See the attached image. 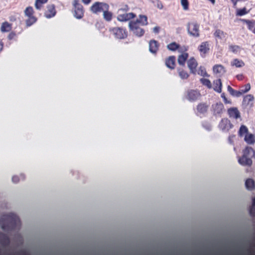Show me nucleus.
I'll return each instance as SVG.
<instances>
[{
  "instance_id": "nucleus-1",
  "label": "nucleus",
  "mask_w": 255,
  "mask_h": 255,
  "mask_svg": "<svg viewBox=\"0 0 255 255\" xmlns=\"http://www.w3.org/2000/svg\"><path fill=\"white\" fill-rule=\"evenodd\" d=\"M239 135L241 137L244 138V141L248 144L254 145L255 144V135L250 133L246 126L243 125L240 127Z\"/></svg>"
},
{
  "instance_id": "nucleus-2",
  "label": "nucleus",
  "mask_w": 255,
  "mask_h": 255,
  "mask_svg": "<svg viewBox=\"0 0 255 255\" xmlns=\"http://www.w3.org/2000/svg\"><path fill=\"white\" fill-rule=\"evenodd\" d=\"M187 31L192 37L197 38L200 36L199 25L195 21H190L187 24Z\"/></svg>"
},
{
  "instance_id": "nucleus-3",
  "label": "nucleus",
  "mask_w": 255,
  "mask_h": 255,
  "mask_svg": "<svg viewBox=\"0 0 255 255\" xmlns=\"http://www.w3.org/2000/svg\"><path fill=\"white\" fill-rule=\"evenodd\" d=\"M252 150V147H247L244 149L243 156L238 159V162L242 166H250L252 165L253 161L252 159L249 157L251 154V150Z\"/></svg>"
},
{
  "instance_id": "nucleus-4",
  "label": "nucleus",
  "mask_w": 255,
  "mask_h": 255,
  "mask_svg": "<svg viewBox=\"0 0 255 255\" xmlns=\"http://www.w3.org/2000/svg\"><path fill=\"white\" fill-rule=\"evenodd\" d=\"M108 8L109 6L106 3L96 2L91 6V10L94 13H97L108 10Z\"/></svg>"
},
{
  "instance_id": "nucleus-5",
  "label": "nucleus",
  "mask_w": 255,
  "mask_h": 255,
  "mask_svg": "<svg viewBox=\"0 0 255 255\" xmlns=\"http://www.w3.org/2000/svg\"><path fill=\"white\" fill-rule=\"evenodd\" d=\"M128 26L130 30L132 33L137 36H141L144 33V31L142 28L139 27V24L136 22L130 21L128 23Z\"/></svg>"
},
{
  "instance_id": "nucleus-6",
  "label": "nucleus",
  "mask_w": 255,
  "mask_h": 255,
  "mask_svg": "<svg viewBox=\"0 0 255 255\" xmlns=\"http://www.w3.org/2000/svg\"><path fill=\"white\" fill-rule=\"evenodd\" d=\"M73 5L75 8L74 16L77 19H81L84 14L83 6L79 3L78 0L73 1Z\"/></svg>"
},
{
  "instance_id": "nucleus-7",
  "label": "nucleus",
  "mask_w": 255,
  "mask_h": 255,
  "mask_svg": "<svg viewBox=\"0 0 255 255\" xmlns=\"http://www.w3.org/2000/svg\"><path fill=\"white\" fill-rule=\"evenodd\" d=\"M167 48L172 51L178 50L179 52H182L183 51H186L187 50V47L185 46H180L179 44H177L175 42L170 43L167 45Z\"/></svg>"
},
{
  "instance_id": "nucleus-8",
  "label": "nucleus",
  "mask_w": 255,
  "mask_h": 255,
  "mask_svg": "<svg viewBox=\"0 0 255 255\" xmlns=\"http://www.w3.org/2000/svg\"><path fill=\"white\" fill-rule=\"evenodd\" d=\"M135 16V15L132 13H124L123 14H120L117 16V19L122 22L126 21L129 20Z\"/></svg>"
},
{
  "instance_id": "nucleus-9",
  "label": "nucleus",
  "mask_w": 255,
  "mask_h": 255,
  "mask_svg": "<svg viewBox=\"0 0 255 255\" xmlns=\"http://www.w3.org/2000/svg\"><path fill=\"white\" fill-rule=\"evenodd\" d=\"M112 32L115 37L118 39H123L126 37V34L124 30L118 27L112 29Z\"/></svg>"
},
{
  "instance_id": "nucleus-10",
  "label": "nucleus",
  "mask_w": 255,
  "mask_h": 255,
  "mask_svg": "<svg viewBox=\"0 0 255 255\" xmlns=\"http://www.w3.org/2000/svg\"><path fill=\"white\" fill-rule=\"evenodd\" d=\"M187 66L189 69L190 72L194 73L196 70V68L198 65L197 61L194 58H190L187 61Z\"/></svg>"
},
{
  "instance_id": "nucleus-11",
  "label": "nucleus",
  "mask_w": 255,
  "mask_h": 255,
  "mask_svg": "<svg viewBox=\"0 0 255 255\" xmlns=\"http://www.w3.org/2000/svg\"><path fill=\"white\" fill-rule=\"evenodd\" d=\"M198 50L201 54L207 53L210 50L209 43L208 41L202 42L198 47Z\"/></svg>"
},
{
  "instance_id": "nucleus-12",
  "label": "nucleus",
  "mask_w": 255,
  "mask_h": 255,
  "mask_svg": "<svg viewBox=\"0 0 255 255\" xmlns=\"http://www.w3.org/2000/svg\"><path fill=\"white\" fill-rule=\"evenodd\" d=\"M179 53L180 54L179 55L177 58L178 63L179 65L184 67L185 62L188 58V54L186 52V51Z\"/></svg>"
},
{
  "instance_id": "nucleus-13",
  "label": "nucleus",
  "mask_w": 255,
  "mask_h": 255,
  "mask_svg": "<svg viewBox=\"0 0 255 255\" xmlns=\"http://www.w3.org/2000/svg\"><path fill=\"white\" fill-rule=\"evenodd\" d=\"M158 49V44L156 41L154 40H150L149 42V51L150 53H155Z\"/></svg>"
},
{
  "instance_id": "nucleus-14",
  "label": "nucleus",
  "mask_w": 255,
  "mask_h": 255,
  "mask_svg": "<svg viewBox=\"0 0 255 255\" xmlns=\"http://www.w3.org/2000/svg\"><path fill=\"white\" fill-rule=\"evenodd\" d=\"M213 72L215 74L221 76L225 73V69L221 65H215L213 68Z\"/></svg>"
},
{
  "instance_id": "nucleus-15",
  "label": "nucleus",
  "mask_w": 255,
  "mask_h": 255,
  "mask_svg": "<svg viewBox=\"0 0 255 255\" xmlns=\"http://www.w3.org/2000/svg\"><path fill=\"white\" fill-rule=\"evenodd\" d=\"M55 7L53 5H48L47 10L45 12V15L46 18H49L54 16L55 14Z\"/></svg>"
},
{
  "instance_id": "nucleus-16",
  "label": "nucleus",
  "mask_w": 255,
  "mask_h": 255,
  "mask_svg": "<svg viewBox=\"0 0 255 255\" xmlns=\"http://www.w3.org/2000/svg\"><path fill=\"white\" fill-rule=\"evenodd\" d=\"M165 64L167 67L169 69H173L175 66V58L174 56L169 57L165 61Z\"/></svg>"
},
{
  "instance_id": "nucleus-17",
  "label": "nucleus",
  "mask_w": 255,
  "mask_h": 255,
  "mask_svg": "<svg viewBox=\"0 0 255 255\" xmlns=\"http://www.w3.org/2000/svg\"><path fill=\"white\" fill-rule=\"evenodd\" d=\"M214 36L217 40H223L226 39V33L222 30L217 29L214 32Z\"/></svg>"
},
{
  "instance_id": "nucleus-18",
  "label": "nucleus",
  "mask_w": 255,
  "mask_h": 255,
  "mask_svg": "<svg viewBox=\"0 0 255 255\" xmlns=\"http://www.w3.org/2000/svg\"><path fill=\"white\" fill-rule=\"evenodd\" d=\"M228 113L230 117L234 119L240 118V113L237 108H231L228 110Z\"/></svg>"
},
{
  "instance_id": "nucleus-19",
  "label": "nucleus",
  "mask_w": 255,
  "mask_h": 255,
  "mask_svg": "<svg viewBox=\"0 0 255 255\" xmlns=\"http://www.w3.org/2000/svg\"><path fill=\"white\" fill-rule=\"evenodd\" d=\"M222 82L220 79L215 80L213 82V89L218 93L222 92Z\"/></svg>"
},
{
  "instance_id": "nucleus-20",
  "label": "nucleus",
  "mask_w": 255,
  "mask_h": 255,
  "mask_svg": "<svg viewBox=\"0 0 255 255\" xmlns=\"http://www.w3.org/2000/svg\"><path fill=\"white\" fill-rule=\"evenodd\" d=\"M246 187L248 190H253L255 188V181L252 179H248L245 182Z\"/></svg>"
},
{
  "instance_id": "nucleus-21",
  "label": "nucleus",
  "mask_w": 255,
  "mask_h": 255,
  "mask_svg": "<svg viewBox=\"0 0 255 255\" xmlns=\"http://www.w3.org/2000/svg\"><path fill=\"white\" fill-rule=\"evenodd\" d=\"M254 100V97L251 94L246 95L243 100V103L246 105H252V103Z\"/></svg>"
},
{
  "instance_id": "nucleus-22",
  "label": "nucleus",
  "mask_w": 255,
  "mask_h": 255,
  "mask_svg": "<svg viewBox=\"0 0 255 255\" xmlns=\"http://www.w3.org/2000/svg\"><path fill=\"white\" fill-rule=\"evenodd\" d=\"M179 77L182 79H187L189 77V74L188 72L183 69L182 68H178L177 69Z\"/></svg>"
},
{
  "instance_id": "nucleus-23",
  "label": "nucleus",
  "mask_w": 255,
  "mask_h": 255,
  "mask_svg": "<svg viewBox=\"0 0 255 255\" xmlns=\"http://www.w3.org/2000/svg\"><path fill=\"white\" fill-rule=\"evenodd\" d=\"M11 30V25L7 22H3L1 24L0 30L2 32H7Z\"/></svg>"
},
{
  "instance_id": "nucleus-24",
  "label": "nucleus",
  "mask_w": 255,
  "mask_h": 255,
  "mask_svg": "<svg viewBox=\"0 0 255 255\" xmlns=\"http://www.w3.org/2000/svg\"><path fill=\"white\" fill-rule=\"evenodd\" d=\"M231 65L232 66H235L237 68H240L245 65V63L241 60L235 59L232 62Z\"/></svg>"
},
{
  "instance_id": "nucleus-25",
  "label": "nucleus",
  "mask_w": 255,
  "mask_h": 255,
  "mask_svg": "<svg viewBox=\"0 0 255 255\" xmlns=\"http://www.w3.org/2000/svg\"><path fill=\"white\" fill-rule=\"evenodd\" d=\"M223 105L221 103H217L213 106L214 112L216 113H220L223 109Z\"/></svg>"
},
{
  "instance_id": "nucleus-26",
  "label": "nucleus",
  "mask_w": 255,
  "mask_h": 255,
  "mask_svg": "<svg viewBox=\"0 0 255 255\" xmlns=\"http://www.w3.org/2000/svg\"><path fill=\"white\" fill-rule=\"evenodd\" d=\"M199 96V93L197 91H191L188 93V98L190 100H194Z\"/></svg>"
},
{
  "instance_id": "nucleus-27",
  "label": "nucleus",
  "mask_w": 255,
  "mask_h": 255,
  "mask_svg": "<svg viewBox=\"0 0 255 255\" xmlns=\"http://www.w3.org/2000/svg\"><path fill=\"white\" fill-rule=\"evenodd\" d=\"M180 4L184 11H188L189 10V3L188 0H180Z\"/></svg>"
},
{
  "instance_id": "nucleus-28",
  "label": "nucleus",
  "mask_w": 255,
  "mask_h": 255,
  "mask_svg": "<svg viewBox=\"0 0 255 255\" xmlns=\"http://www.w3.org/2000/svg\"><path fill=\"white\" fill-rule=\"evenodd\" d=\"M135 22L139 24L146 25L147 23V17L145 15H139V19L136 20Z\"/></svg>"
},
{
  "instance_id": "nucleus-29",
  "label": "nucleus",
  "mask_w": 255,
  "mask_h": 255,
  "mask_svg": "<svg viewBox=\"0 0 255 255\" xmlns=\"http://www.w3.org/2000/svg\"><path fill=\"white\" fill-rule=\"evenodd\" d=\"M48 0H36L35 2V7L37 9H40L41 5L46 3Z\"/></svg>"
},
{
  "instance_id": "nucleus-30",
  "label": "nucleus",
  "mask_w": 255,
  "mask_h": 255,
  "mask_svg": "<svg viewBox=\"0 0 255 255\" xmlns=\"http://www.w3.org/2000/svg\"><path fill=\"white\" fill-rule=\"evenodd\" d=\"M103 17L107 21H110L112 18V13L109 12L108 10H104L103 11Z\"/></svg>"
},
{
  "instance_id": "nucleus-31",
  "label": "nucleus",
  "mask_w": 255,
  "mask_h": 255,
  "mask_svg": "<svg viewBox=\"0 0 255 255\" xmlns=\"http://www.w3.org/2000/svg\"><path fill=\"white\" fill-rule=\"evenodd\" d=\"M198 74L203 77H208L206 69L204 67H200L198 70Z\"/></svg>"
},
{
  "instance_id": "nucleus-32",
  "label": "nucleus",
  "mask_w": 255,
  "mask_h": 255,
  "mask_svg": "<svg viewBox=\"0 0 255 255\" xmlns=\"http://www.w3.org/2000/svg\"><path fill=\"white\" fill-rule=\"evenodd\" d=\"M201 82L205 86H206L208 88H212V85L209 79L202 78L200 80Z\"/></svg>"
},
{
  "instance_id": "nucleus-33",
  "label": "nucleus",
  "mask_w": 255,
  "mask_h": 255,
  "mask_svg": "<svg viewBox=\"0 0 255 255\" xmlns=\"http://www.w3.org/2000/svg\"><path fill=\"white\" fill-rule=\"evenodd\" d=\"M251 84L250 83H248L243 87V88L241 89L242 93L245 94L248 93L251 90Z\"/></svg>"
},
{
  "instance_id": "nucleus-34",
  "label": "nucleus",
  "mask_w": 255,
  "mask_h": 255,
  "mask_svg": "<svg viewBox=\"0 0 255 255\" xmlns=\"http://www.w3.org/2000/svg\"><path fill=\"white\" fill-rule=\"evenodd\" d=\"M24 13L28 17L31 16L33 13L32 8L30 6L26 7L24 10Z\"/></svg>"
},
{
  "instance_id": "nucleus-35",
  "label": "nucleus",
  "mask_w": 255,
  "mask_h": 255,
  "mask_svg": "<svg viewBox=\"0 0 255 255\" xmlns=\"http://www.w3.org/2000/svg\"><path fill=\"white\" fill-rule=\"evenodd\" d=\"M36 21V19L33 16L28 17V19L26 21L27 26H30Z\"/></svg>"
},
{
  "instance_id": "nucleus-36",
  "label": "nucleus",
  "mask_w": 255,
  "mask_h": 255,
  "mask_svg": "<svg viewBox=\"0 0 255 255\" xmlns=\"http://www.w3.org/2000/svg\"><path fill=\"white\" fill-rule=\"evenodd\" d=\"M230 51L234 53H237L240 50V47L237 45H230L229 46Z\"/></svg>"
},
{
  "instance_id": "nucleus-37",
  "label": "nucleus",
  "mask_w": 255,
  "mask_h": 255,
  "mask_svg": "<svg viewBox=\"0 0 255 255\" xmlns=\"http://www.w3.org/2000/svg\"><path fill=\"white\" fill-rule=\"evenodd\" d=\"M247 13L246 9L245 8L238 9L237 11V15L239 16H242Z\"/></svg>"
},
{
  "instance_id": "nucleus-38",
  "label": "nucleus",
  "mask_w": 255,
  "mask_h": 255,
  "mask_svg": "<svg viewBox=\"0 0 255 255\" xmlns=\"http://www.w3.org/2000/svg\"><path fill=\"white\" fill-rule=\"evenodd\" d=\"M198 110L200 112H204L206 110V106L204 104L199 105L198 106Z\"/></svg>"
},
{
  "instance_id": "nucleus-39",
  "label": "nucleus",
  "mask_w": 255,
  "mask_h": 255,
  "mask_svg": "<svg viewBox=\"0 0 255 255\" xmlns=\"http://www.w3.org/2000/svg\"><path fill=\"white\" fill-rule=\"evenodd\" d=\"M156 7L159 9H162L163 7V5L162 2L161 1H160L159 0L156 1Z\"/></svg>"
},
{
  "instance_id": "nucleus-40",
  "label": "nucleus",
  "mask_w": 255,
  "mask_h": 255,
  "mask_svg": "<svg viewBox=\"0 0 255 255\" xmlns=\"http://www.w3.org/2000/svg\"><path fill=\"white\" fill-rule=\"evenodd\" d=\"M221 97L223 99L224 102L226 104H231V102L230 101H229L227 100V99L226 98L225 94H222L221 95Z\"/></svg>"
},
{
  "instance_id": "nucleus-41",
  "label": "nucleus",
  "mask_w": 255,
  "mask_h": 255,
  "mask_svg": "<svg viewBox=\"0 0 255 255\" xmlns=\"http://www.w3.org/2000/svg\"><path fill=\"white\" fill-rule=\"evenodd\" d=\"M229 124V122L227 120H223L222 121L221 123L220 124V127L223 129L224 128V127H223V125Z\"/></svg>"
},
{
  "instance_id": "nucleus-42",
  "label": "nucleus",
  "mask_w": 255,
  "mask_h": 255,
  "mask_svg": "<svg viewBox=\"0 0 255 255\" xmlns=\"http://www.w3.org/2000/svg\"><path fill=\"white\" fill-rule=\"evenodd\" d=\"M244 94L242 93V90L241 89L239 91H235V93H234V95L235 96H236V97H240L241 96V95H243Z\"/></svg>"
},
{
  "instance_id": "nucleus-43",
  "label": "nucleus",
  "mask_w": 255,
  "mask_h": 255,
  "mask_svg": "<svg viewBox=\"0 0 255 255\" xmlns=\"http://www.w3.org/2000/svg\"><path fill=\"white\" fill-rule=\"evenodd\" d=\"M228 91L232 95H234L235 91L230 86L228 87Z\"/></svg>"
},
{
  "instance_id": "nucleus-44",
  "label": "nucleus",
  "mask_w": 255,
  "mask_h": 255,
  "mask_svg": "<svg viewBox=\"0 0 255 255\" xmlns=\"http://www.w3.org/2000/svg\"><path fill=\"white\" fill-rule=\"evenodd\" d=\"M159 28L158 26H155L153 28V31L155 33H157L159 32Z\"/></svg>"
},
{
  "instance_id": "nucleus-45",
  "label": "nucleus",
  "mask_w": 255,
  "mask_h": 255,
  "mask_svg": "<svg viewBox=\"0 0 255 255\" xmlns=\"http://www.w3.org/2000/svg\"><path fill=\"white\" fill-rule=\"evenodd\" d=\"M82 1L86 4H89L90 1H91V0H82Z\"/></svg>"
},
{
  "instance_id": "nucleus-46",
  "label": "nucleus",
  "mask_w": 255,
  "mask_h": 255,
  "mask_svg": "<svg viewBox=\"0 0 255 255\" xmlns=\"http://www.w3.org/2000/svg\"><path fill=\"white\" fill-rule=\"evenodd\" d=\"M251 153H253V157L255 159V150L252 148V150H251Z\"/></svg>"
},
{
  "instance_id": "nucleus-47",
  "label": "nucleus",
  "mask_w": 255,
  "mask_h": 255,
  "mask_svg": "<svg viewBox=\"0 0 255 255\" xmlns=\"http://www.w3.org/2000/svg\"><path fill=\"white\" fill-rule=\"evenodd\" d=\"M3 48V44L0 41V51L2 50Z\"/></svg>"
},
{
  "instance_id": "nucleus-48",
  "label": "nucleus",
  "mask_w": 255,
  "mask_h": 255,
  "mask_svg": "<svg viewBox=\"0 0 255 255\" xmlns=\"http://www.w3.org/2000/svg\"><path fill=\"white\" fill-rule=\"evenodd\" d=\"M231 1L233 2L234 5H236L237 2L239 1V0H231Z\"/></svg>"
},
{
  "instance_id": "nucleus-49",
  "label": "nucleus",
  "mask_w": 255,
  "mask_h": 255,
  "mask_svg": "<svg viewBox=\"0 0 255 255\" xmlns=\"http://www.w3.org/2000/svg\"><path fill=\"white\" fill-rule=\"evenodd\" d=\"M209 1H211L212 4H214L216 2V0H208Z\"/></svg>"
},
{
  "instance_id": "nucleus-50",
  "label": "nucleus",
  "mask_w": 255,
  "mask_h": 255,
  "mask_svg": "<svg viewBox=\"0 0 255 255\" xmlns=\"http://www.w3.org/2000/svg\"><path fill=\"white\" fill-rule=\"evenodd\" d=\"M253 205L255 206V198L253 200Z\"/></svg>"
}]
</instances>
